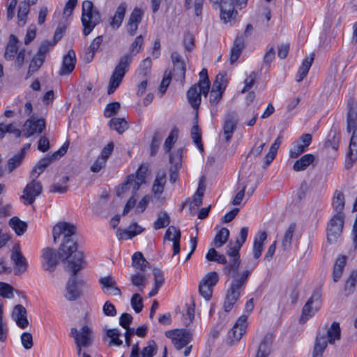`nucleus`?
Returning a JSON list of instances; mask_svg holds the SVG:
<instances>
[{
    "label": "nucleus",
    "mask_w": 357,
    "mask_h": 357,
    "mask_svg": "<svg viewBox=\"0 0 357 357\" xmlns=\"http://www.w3.org/2000/svg\"><path fill=\"white\" fill-rule=\"evenodd\" d=\"M257 265V261L253 262L250 270H245L241 274L238 275L240 266L239 257H235L224 268V271L230 275L233 280L227 291L224 309L225 312H229L233 308L234 304L239 298L241 294L243 292L245 284L252 269Z\"/></svg>",
    "instance_id": "obj_1"
},
{
    "label": "nucleus",
    "mask_w": 357,
    "mask_h": 357,
    "mask_svg": "<svg viewBox=\"0 0 357 357\" xmlns=\"http://www.w3.org/2000/svg\"><path fill=\"white\" fill-rule=\"evenodd\" d=\"M143 43V36L139 35L137 36L130 46L129 52L125 54L120 58L119 61L115 66L109 79L107 89V93L109 95L113 93L120 85L126 73L128 71L129 66L132 61L133 56L140 52Z\"/></svg>",
    "instance_id": "obj_2"
},
{
    "label": "nucleus",
    "mask_w": 357,
    "mask_h": 357,
    "mask_svg": "<svg viewBox=\"0 0 357 357\" xmlns=\"http://www.w3.org/2000/svg\"><path fill=\"white\" fill-rule=\"evenodd\" d=\"M84 255L82 252L75 253L71 259L67 261V270L71 275L66 282L65 298L74 301L81 296V287L84 285V280L78 278L77 273L83 268Z\"/></svg>",
    "instance_id": "obj_3"
},
{
    "label": "nucleus",
    "mask_w": 357,
    "mask_h": 357,
    "mask_svg": "<svg viewBox=\"0 0 357 357\" xmlns=\"http://www.w3.org/2000/svg\"><path fill=\"white\" fill-rule=\"evenodd\" d=\"M76 231V227L66 222H59L53 227L52 235L54 243L61 236H63V242L59 249L61 258L70 259L75 253L80 252L77 250L76 242L72 238Z\"/></svg>",
    "instance_id": "obj_4"
},
{
    "label": "nucleus",
    "mask_w": 357,
    "mask_h": 357,
    "mask_svg": "<svg viewBox=\"0 0 357 357\" xmlns=\"http://www.w3.org/2000/svg\"><path fill=\"white\" fill-rule=\"evenodd\" d=\"M354 99L347 102V131L352 132L345 167L349 169L357 160V113L354 108Z\"/></svg>",
    "instance_id": "obj_5"
},
{
    "label": "nucleus",
    "mask_w": 357,
    "mask_h": 357,
    "mask_svg": "<svg viewBox=\"0 0 357 357\" xmlns=\"http://www.w3.org/2000/svg\"><path fill=\"white\" fill-rule=\"evenodd\" d=\"M340 327L337 322H333L325 334V329L319 328L313 351V357H321L328 342L333 344L340 338Z\"/></svg>",
    "instance_id": "obj_6"
},
{
    "label": "nucleus",
    "mask_w": 357,
    "mask_h": 357,
    "mask_svg": "<svg viewBox=\"0 0 357 357\" xmlns=\"http://www.w3.org/2000/svg\"><path fill=\"white\" fill-rule=\"evenodd\" d=\"M82 24L84 26L83 33L89 35L101 21V17L98 11L93 9V4L90 1H84L82 3Z\"/></svg>",
    "instance_id": "obj_7"
},
{
    "label": "nucleus",
    "mask_w": 357,
    "mask_h": 357,
    "mask_svg": "<svg viewBox=\"0 0 357 357\" xmlns=\"http://www.w3.org/2000/svg\"><path fill=\"white\" fill-rule=\"evenodd\" d=\"M70 335L74 337L79 356L81 355L82 347H89L93 341L92 331L87 326H83L79 331L76 328H72L70 329Z\"/></svg>",
    "instance_id": "obj_8"
},
{
    "label": "nucleus",
    "mask_w": 357,
    "mask_h": 357,
    "mask_svg": "<svg viewBox=\"0 0 357 357\" xmlns=\"http://www.w3.org/2000/svg\"><path fill=\"white\" fill-rule=\"evenodd\" d=\"M68 146L69 143L65 142L63 146L58 151H55L52 155H46L44 158L40 159L33 169L31 173V177H35L36 176H38V177L39 175L43 172L45 169L48 167L53 161L57 160L66 153L68 149Z\"/></svg>",
    "instance_id": "obj_9"
},
{
    "label": "nucleus",
    "mask_w": 357,
    "mask_h": 357,
    "mask_svg": "<svg viewBox=\"0 0 357 357\" xmlns=\"http://www.w3.org/2000/svg\"><path fill=\"white\" fill-rule=\"evenodd\" d=\"M321 291L316 289L303 307L301 321L305 322L314 315L321 307Z\"/></svg>",
    "instance_id": "obj_10"
},
{
    "label": "nucleus",
    "mask_w": 357,
    "mask_h": 357,
    "mask_svg": "<svg viewBox=\"0 0 357 357\" xmlns=\"http://www.w3.org/2000/svg\"><path fill=\"white\" fill-rule=\"evenodd\" d=\"M166 336L172 340L176 350H181L191 342L192 334L189 330L175 329L166 333Z\"/></svg>",
    "instance_id": "obj_11"
},
{
    "label": "nucleus",
    "mask_w": 357,
    "mask_h": 357,
    "mask_svg": "<svg viewBox=\"0 0 357 357\" xmlns=\"http://www.w3.org/2000/svg\"><path fill=\"white\" fill-rule=\"evenodd\" d=\"M344 215L335 214L327 227V240L330 243L336 242L340 236L344 225Z\"/></svg>",
    "instance_id": "obj_12"
},
{
    "label": "nucleus",
    "mask_w": 357,
    "mask_h": 357,
    "mask_svg": "<svg viewBox=\"0 0 357 357\" xmlns=\"http://www.w3.org/2000/svg\"><path fill=\"white\" fill-rule=\"evenodd\" d=\"M31 178L32 181L26 184L24 188L23 195L20 197L21 199L24 200V204L27 205L32 204L43 191L42 184L36 181L38 176Z\"/></svg>",
    "instance_id": "obj_13"
},
{
    "label": "nucleus",
    "mask_w": 357,
    "mask_h": 357,
    "mask_svg": "<svg viewBox=\"0 0 357 357\" xmlns=\"http://www.w3.org/2000/svg\"><path fill=\"white\" fill-rule=\"evenodd\" d=\"M219 280L218 275L213 271L207 273L202 280L199 285V291L200 294L207 301H208L213 292V287Z\"/></svg>",
    "instance_id": "obj_14"
},
{
    "label": "nucleus",
    "mask_w": 357,
    "mask_h": 357,
    "mask_svg": "<svg viewBox=\"0 0 357 357\" xmlns=\"http://www.w3.org/2000/svg\"><path fill=\"white\" fill-rule=\"evenodd\" d=\"M45 119H36L32 116L24 124V132L23 135L27 138L35 134L40 135L45 130Z\"/></svg>",
    "instance_id": "obj_15"
},
{
    "label": "nucleus",
    "mask_w": 357,
    "mask_h": 357,
    "mask_svg": "<svg viewBox=\"0 0 357 357\" xmlns=\"http://www.w3.org/2000/svg\"><path fill=\"white\" fill-rule=\"evenodd\" d=\"M312 142V135L306 133L302 135L300 138L292 144V147L289 150V157L297 158L303 153Z\"/></svg>",
    "instance_id": "obj_16"
},
{
    "label": "nucleus",
    "mask_w": 357,
    "mask_h": 357,
    "mask_svg": "<svg viewBox=\"0 0 357 357\" xmlns=\"http://www.w3.org/2000/svg\"><path fill=\"white\" fill-rule=\"evenodd\" d=\"M210 2L214 8H220V18L225 23L234 18L237 14V12L234 10L233 4L227 3L225 0H210Z\"/></svg>",
    "instance_id": "obj_17"
},
{
    "label": "nucleus",
    "mask_w": 357,
    "mask_h": 357,
    "mask_svg": "<svg viewBox=\"0 0 357 357\" xmlns=\"http://www.w3.org/2000/svg\"><path fill=\"white\" fill-rule=\"evenodd\" d=\"M247 315H241L233 328L228 332V337L231 343L238 342L245 333L247 328Z\"/></svg>",
    "instance_id": "obj_18"
},
{
    "label": "nucleus",
    "mask_w": 357,
    "mask_h": 357,
    "mask_svg": "<svg viewBox=\"0 0 357 357\" xmlns=\"http://www.w3.org/2000/svg\"><path fill=\"white\" fill-rule=\"evenodd\" d=\"M42 265L45 271L52 272L58 264L57 254L55 250L45 248L42 251Z\"/></svg>",
    "instance_id": "obj_19"
},
{
    "label": "nucleus",
    "mask_w": 357,
    "mask_h": 357,
    "mask_svg": "<svg viewBox=\"0 0 357 357\" xmlns=\"http://www.w3.org/2000/svg\"><path fill=\"white\" fill-rule=\"evenodd\" d=\"M143 15L142 10L139 8H135L132 11L126 24V30L130 36H134L137 33L139 24L142 20Z\"/></svg>",
    "instance_id": "obj_20"
},
{
    "label": "nucleus",
    "mask_w": 357,
    "mask_h": 357,
    "mask_svg": "<svg viewBox=\"0 0 357 357\" xmlns=\"http://www.w3.org/2000/svg\"><path fill=\"white\" fill-rule=\"evenodd\" d=\"M180 239H181V231L176 229L174 226H170L167 229L164 240H167L173 242V255H176L180 252Z\"/></svg>",
    "instance_id": "obj_21"
},
{
    "label": "nucleus",
    "mask_w": 357,
    "mask_h": 357,
    "mask_svg": "<svg viewBox=\"0 0 357 357\" xmlns=\"http://www.w3.org/2000/svg\"><path fill=\"white\" fill-rule=\"evenodd\" d=\"M203 90L198 84H193L187 91L186 96L191 107L197 109L201 104Z\"/></svg>",
    "instance_id": "obj_22"
},
{
    "label": "nucleus",
    "mask_w": 357,
    "mask_h": 357,
    "mask_svg": "<svg viewBox=\"0 0 357 357\" xmlns=\"http://www.w3.org/2000/svg\"><path fill=\"white\" fill-rule=\"evenodd\" d=\"M12 317L18 327L25 328L28 326L29 321L26 317V310L23 305H17L14 307Z\"/></svg>",
    "instance_id": "obj_23"
},
{
    "label": "nucleus",
    "mask_w": 357,
    "mask_h": 357,
    "mask_svg": "<svg viewBox=\"0 0 357 357\" xmlns=\"http://www.w3.org/2000/svg\"><path fill=\"white\" fill-rule=\"evenodd\" d=\"M76 56L74 50H70L63 58L62 66L59 71L60 75H69L75 68Z\"/></svg>",
    "instance_id": "obj_24"
},
{
    "label": "nucleus",
    "mask_w": 357,
    "mask_h": 357,
    "mask_svg": "<svg viewBox=\"0 0 357 357\" xmlns=\"http://www.w3.org/2000/svg\"><path fill=\"white\" fill-rule=\"evenodd\" d=\"M237 123L238 119L236 114H229L227 115L223 125L224 135L227 142L231 140L236 128Z\"/></svg>",
    "instance_id": "obj_25"
},
{
    "label": "nucleus",
    "mask_w": 357,
    "mask_h": 357,
    "mask_svg": "<svg viewBox=\"0 0 357 357\" xmlns=\"http://www.w3.org/2000/svg\"><path fill=\"white\" fill-rule=\"evenodd\" d=\"M166 183V174L164 171H160L157 173L155 178L152 186V192L154 197L157 199L160 198Z\"/></svg>",
    "instance_id": "obj_26"
},
{
    "label": "nucleus",
    "mask_w": 357,
    "mask_h": 357,
    "mask_svg": "<svg viewBox=\"0 0 357 357\" xmlns=\"http://www.w3.org/2000/svg\"><path fill=\"white\" fill-rule=\"evenodd\" d=\"M142 184L139 183V181L135 177L134 174H130L127 176L126 182L118 189L117 195L121 196L129 190H131L132 194H135Z\"/></svg>",
    "instance_id": "obj_27"
},
{
    "label": "nucleus",
    "mask_w": 357,
    "mask_h": 357,
    "mask_svg": "<svg viewBox=\"0 0 357 357\" xmlns=\"http://www.w3.org/2000/svg\"><path fill=\"white\" fill-rule=\"evenodd\" d=\"M18 43L19 40L17 36L14 34H10L3 55L6 60L13 61L15 59L19 50Z\"/></svg>",
    "instance_id": "obj_28"
},
{
    "label": "nucleus",
    "mask_w": 357,
    "mask_h": 357,
    "mask_svg": "<svg viewBox=\"0 0 357 357\" xmlns=\"http://www.w3.org/2000/svg\"><path fill=\"white\" fill-rule=\"evenodd\" d=\"M273 339V334H266L259 346L255 357H268L271 352Z\"/></svg>",
    "instance_id": "obj_29"
},
{
    "label": "nucleus",
    "mask_w": 357,
    "mask_h": 357,
    "mask_svg": "<svg viewBox=\"0 0 357 357\" xmlns=\"http://www.w3.org/2000/svg\"><path fill=\"white\" fill-rule=\"evenodd\" d=\"M10 258L15 266V274H21L27 270L28 264L26 259L20 250L13 251Z\"/></svg>",
    "instance_id": "obj_30"
},
{
    "label": "nucleus",
    "mask_w": 357,
    "mask_h": 357,
    "mask_svg": "<svg viewBox=\"0 0 357 357\" xmlns=\"http://www.w3.org/2000/svg\"><path fill=\"white\" fill-rule=\"evenodd\" d=\"M142 228L137 223L131 224L127 229H118L116 236L119 239H131L142 231Z\"/></svg>",
    "instance_id": "obj_31"
},
{
    "label": "nucleus",
    "mask_w": 357,
    "mask_h": 357,
    "mask_svg": "<svg viewBox=\"0 0 357 357\" xmlns=\"http://www.w3.org/2000/svg\"><path fill=\"white\" fill-rule=\"evenodd\" d=\"M127 9V3H121L116 8L114 15L112 17L109 22L112 28L118 29L124 19L126 11Z\"/></svg>",
    "instance_id": "obj_32"
},
{
    "label": "nucleus",
    "mask_w": 357,
    "mask_h": 357,
    "mask_svg": "<svg viewBox=\"0 0 357 357\" xmlns=\"http://www.w3.org/2000/svg\"><path fill=\"white\" fill-rule=\"evenodd\" d=\"M331 204L333 209L336 213L335 214L344 215L343 210L345 205V199L344 194L341 191L337 190L335 191Z\"/></svg>",
    "instance_id": "obj_33"
},
{
    "label": "nucleus",
    "mask_w": 357,
    "mask_h": 357,
    "mask_svg": "<svg viewBox=\"0 0 357 357\" xmlns=\"http://www.w3.org/2000/svg\"><path fill=\"white\" fill-rule=\"evenodd\" d=\"M267 238L266 231H259L254 241L253 245V256L255 259L260 257L264 250V242Z\"/></svg>",
    "instance_id": "obj_34"
},
{
    "label": "nucleus",
    "mask_w": 357,
    "mask_h": 357,
    "mask_svg": "<svg viewBox=\"0 0 357 357\" xmlns=\"http://www.w3.org/2000/svg\"><path fill=\"white\" fill-rule=\"evenodd\" d=\"M244 38L243 36H237L234 41V46L231 50L230 54V63L231 64L234 63L239 58L242 50L244 48Z\"/></svg>",
    "instance_id": "obj_35"
},
{
    "label": "nucleus",
    "mask_w": 357,
    "mask_h": 357,
    "mask_svg": "<svg viewBox=\"0 0 357 357\" xmlns=\"http://www.w3.org/2000/svg\"><path fill=\"white\" fill-rule=\"evenodd\" d=\"M314 159L313 154H305L294 162L293 169L295 172L304 171L314 162Z\"/></svg>",
    "instance_id": "obj_36"
},
{
    "label": "nucleus",
    "mask_w": 357,
    "mask_h": 357,
    "mask_svg": "<svg viewBox=\"0 0 357 357\" xmlns=\"http://www.w3.org/2000/svg\"><path fill=\"white\" fill-rule=\"evenodd\" d=\"M132 265L136 271L145 272L146 268H149V263L144 257L142 252H137L132 255Z\"/></svg>",
    "instance_id": "obj_37"
},
{
    "label": "nucleus",
    "mask_w": 357,
    "mask_h": 357,
    "mask_svg": "<svg viewBox=\"0 0 357 357\" xmlns=\"http://www.w3.org/2000/svg\"><path fill=\"white\" fill-rule=\"evenodd\" d=\"M314 61V54H312L310 57H307L303 60L301 66H300L297 75L296 76V80L298 82H301L307 75L308 71Z\"/></svg>",
    "instance_id": "obj_38"
},
{
    "label": "nucleus",
    "mask_w": 357,
    "mask_h": 357,
    "mask_svg": "<svg viewBox=\"0 0 357 357\" xmlns=\"http://www.w3.org/2000/svg\"><path fill=\"white\" fill-rule=\"evenodd\" d=\"M9 225L18 236L22 235L27 229L26 223L16 216L10 219Z\"/></svg>",
    "instance_id": "obj_39"
},
{
    "label": "nucleus",
    "mask_w": 357,
    "mask_h": 357,
    "mask_svg": "<svg viewBox=\"0 0 357 357\" xmlns=\"http://www.w3.org/2000/svg\"><path fill=\"white\" fill-rule=\"evenodd\" d=\"M346 264V258L344 256L338 257L335 261L333 271V278L334 282H337L343 273V270Z\"/></svg>",
    "instance_id": "obj_40"
},
{
    "label": "nucleus",
    "mask_w": 357,
    "mask_h": 357,
    "mask_svg": "<svg viewBox=\"0 0 357 357\" xmlns=\"http://www.w3.org/2000/svg\"><path fill=\"white\" fill-rule=\"evenodd\" d=\"M195 84H198L203 90V95L206 96L210 89V81L206 69H202L199 73V80Z\"/></svg>",
    "instance_id": "obj_41"
},
{
    "label": "nucleus",
    "mask_w": 357,
    "mask_h": 357,
    "mask_svg": "<svg viewBox=\"0 0 357 357\" xmlns=\"http://www.w3.org/2000/svg\"><path fill=\"white\" fill-rule=\"evenodd\" d=\"M109 124L112 129L119 134H122L128 128V123L123 118H113L109 121Z\"/></svg>",
    "instance_id": "obj_42"
},
{
    "label": "nucleus",
    "mask_w": 357,
    "mask_h": 357,
    "mask_svg": "<svg viewBox=\"0 0 357 357\" xmlns=\"http://www.w3.org/2000/svg\"><path fill=\"white\" fill-rule=\"evenodd\" d=\"M229 231L225 227H222L215 236L213 243L216 248L222 247L228 240Z\"/></svg>",
    "instance_id": "obj_43"
},
{
    "label": "nucleus",
    "mask_w": 357,
    "mask_h": 357,
    "mask_svg": "<svg viewBox=\"0 0 357 357\" xmlns=\"http://www.w3.org/2000/svg\"><path fill=\"white\" fill-rule=\"evenodd\" d=\"M191 138L195 144L197 146L201 152L204 151V146L202 142V131L197 123L194 125L191 129Z\"/></svg>",
    "instance_id": "obj_44"
},
{
    "label": "nucleus",
    "mask_w": 357,
    "mask_h": 357,
    "mask_svg": "<svg viewBox=\"0 0 357 357\" xmlns=\"http://www.w3.org/2000/svg\"><path fill=\"white\" fill-rule=\"evenodd\" d=\"M174 76L176 81H180L183 84L185 77V65L184 62L174 64Z\"/></svg>",
    "instance_id": "obj_45"
},
{
    "label": "nucleus",
    "mask_w": 357,
    "mask_h": 357,
    "mask_svg": "<svg viewBox=\"0 0 357 357\" xmlns=\"http://www.w3.org/2000/svg\"><path fill=\"white\" fill-rule=\"evenodd\" d=\"M45 59L38 55L37 54H34L32 57V59L30 62L28 75H32L39 70V68L42 66L45 61Z\"/></svg>",
    "instance_id": "obj_46"
},
{
    "label": "nucleus",
    "mask_w": 357,
    "mask_h": 357,
    "mask_svg": "<svg viewBox=\"0 0 357 357\" xmlns=\"http://www.w3.org/2000/svg\"><path fill=\"white\" fill-rule=\"evenodd\" d=\"M146 278L144 272L136 271V273L131 276V281L132 284L137 287L139 290L142 291L145 287Z\"/></svg>",
    "instance_id": "obj_47"
},
{
    "label": "nucleus",
    "mask_w": 357,
    "mask_h": 357,
    "mask_svg": "<svg viewBox=\"0 0 357 357\" xmlns=\"http://www.w3.org/2000/svg\"><path fill=\"white\" fill-rule=\"evenodd\" d=\"M356 282L357 271H353L350 273V275L344 285V291L346 292L347 296L351 294L354 291Z\"/></svg>",
    "instance_id": "obj_48"
},
{
    "label": "nucleus",
    "mask_w": 357,
    "mask_h": 357,
    "mask_svg": "<svg viewBox=\"0 0 357 357\" xmlns=\"http://www.w3.org/2000/svg\"><path fill=\"white\" fill-rule=\"evenodd\" d=\"M296 224L291 223L286 230L282 241V245L284 249H287L291 245L293 234L296 230Z\"/></svg>",
    "instance_id": "obj_49"
},
{
    "label": "nucleus",
    "mask_w": 357,
    "mask_h": 357,
    "mask_svg": "<svg viewBox=\"0 0 357 357\" xmlns=\"http://www.w3.org/2000/svg\"><path fill=\"white\" fill-rule=\"evenodd\" d=\"M157 344L153 340L148 341L147 346L141 352L142 357H153L157 352Z\"/></svg>",
    "instance_id": "obj_50"
},
{
    "label": "nucleus",
    "mask_w": 357,
    "mask_h": 357,
    "mask_svg": "<svg viewBox=\"0 0 357 357\" xmlns=\"http://www.w3.org/2000/svg\"><path fill=\"white\" fill-rule=\"evenodd\" d=\"M29 11L30 8L27 6L20 5L17 12V24L19 26H22L26 24Z\"/></svg>",
    "instance_id": "obj_51"
},
{
    "label": "nucleus",
    "mask_w": 357,
    "mask_h": 357,
    "mask_svg": "<svg viewBox=\"0 0 357 357\" xmlns=\"http://www.w3.org/2000/svg\"><path fill=\"white\" fill-rule=\"evenodd\" d=\"M56 43V40L53 42L45 40L42 42L36 54L45 59L46 55L49 53L50 50L55 45Z\"/></svg>",
    "instance_id": "obj_52"
},
{
    "label": "nucleus",
    "mask_w": 357,
    "mask_h": 357,
    "mask_svg": "<svg viewBox=\"0 0 357 357\" xmlns=\"http://www.w3.org/2000/svg\"><path fill=\"white\" fill-rule=\"evenodd\" d=\"M24 158L22 154H16L13 157L10 158L7 162V169L8 173H11L15 168L19 167Z\"/></svg>",
    "instance_id": "obj_53"
},
{
    "label": "nucleus",
    "mask_w": 357,
    "mask_h": 357,
    "mask_svg": "<svg viewBox=\"0 0 357 357\" xmlns=\"http://www.w3.org/2000/svg\"><path fill=\"white\" fill-rule=\"evenodd\" d=\"M181 154L182 149H178L174 153H171L169 155V162L171 163V167L178 170L181 165Z\"/></svg>",
    "instance_id": "obj_54"
},
{
    "label": "nucleus",
    "mask_w": 357,
    "mask_h": 357,
    "mask_svg": "<svg viewBox=\"0 0 357 357\" xmlns=\"http://www.w3.org/2000/svg\"><path fill=\"white\" fill-rule=\"evenodd\" d=\"M170 222V219L166 212L161 213L157 220L155 221L153 227L155 229H159L167 226Z\"/></svg>",
    "instance_id": "obj_55"
},
{
    "label": "nucleus",
    "mask_w": 357,
    "mask_h": 357,
    "mask_svg": "<svg viewBox=\"0 0 357 357\" xmlns=\"http://www.w3.org/2000/svg\"><path fill=\"white\" fill-rule=\"evenodd\" d=\"M178 131L177 129H173L169 133L167 138L165 139L164 144V149L166 152H169L173 144L176 142L178 138Z\"/></svg>",
    "instance_id": "obj_56"
},
{
    "label": "nucleus",
    "mask_w": 357,
    "mask_h": 357,
    "mask_svg": "<svg viewBox=\"0 0 357 357\" xmlns=\"http://www.w3.org/2000/svg\"><path fill=\"white\" fill-rule=\"evenodd\" d=\"M106 335L111 339L109 344L120 346L122 344V341L119 339L120 333L117 329H108L106 332Z\"/></svg>",
    "instance_id": "obj_57"
},
{
    "label": "nucleus",
    "mask_w": 357,
    "mask_h": 357,
    "mask_svg": "<svg viewBox=\"0 0 357 357\" xmlns=\"http://www.w3.org/2000/svg\"><path fill=\"white\" fill-rule=\"evenodd\" d=\"M121 105L119 102H113L109 103L104 111V115L107 118L112 117L115 115L118 110L120 109Z\"/></svg>",
    "instance_id": "obj_58"
},
{
    "label": "nucleus",
    "mask_w": 357,
    "mask_h": 357,
    "mask_svg": "<svg viewBox=\"0 0 357 357\" xmlns=\"http://www.w3.org/2000/svg\"><path fill=\"white\" fill-rule=\"evenodd\" d=\"M131 306L137 312H140L143 309L142 298L139 294H134L130 301Z\"/></svg>",
    "instance_id": "obj_59"
},
{
    "label": "nucleus",
    "mask_w": 357,
    "mask_h": 357,
    "mask_svg": "<svg viewBox=\"0 0 357 357\" xmlns=\"http://www.w3.org/2000/svg\"><path fill=\"white\" fill-rule=\"evenodd\" d=\"M280 146L277 144L275 142H274L270 149L268 153L265 155L264 158V162L266 165H269L271 162L274 160V158L276 156L277 151L279 149Z\"/></svg>",
    "instance_id": "obj_60"
},
{
    "label": "nucleus",
    "mask_w": 357,
    "mask_h": 357,
    "mask_svg": "<svg viewBox=\"0 0 357 357\" xmlns=\"http://www.w3.org/2000/svg\"><path fill=\"white\" fill-rule=\"evenodd\" d=\"M226 74L224 73H220L216 75L215 80L213 84V88L225 91L226 88Z\"/></svg>",
    "instance_id": "obj_61"
},
{
    "label": "nucleus",
    "mask_w": 357,
    "mask_h": 357,
    "mask_svg": "<svg viewBox=\"0 0 357 357\" xmlns=\"http://www.w3.org/2000/svg\"><path fill=\"white\" fill-rule=\"evenodd\" d=\"M238 186L241 187V190L236 194L234 199L232 201L233 205H239L243 200L245 196V191L247 187V183L245 182H241L240 179L238 180Z\"/></svg>",
    "instance_id": "obj_62"
},
{
    "label": "nucleus",
    "mask_w": 357,
    "mask_h": 357,
    "mask_svg": "<svg viewBox=\"0 0 357 357\" xmlns=\"http://www.w3.org/2000/svg\"><path fill=\"white\" fill-rule=\"evenodd\" d=\"M223 91L222 90L212 87L209 96L210 103L214 105H217L222 98Z\"/></svg>",
    "instance_id": "obj_63"
},
{
    "label": "nucleus",
    "mask_w": 357,
    "mask_h": 357,
    "mask_svg": "<svg viewBox=\"0 0 357 357\" xmlns=\"http://www.w3.org/2000/svg\"><path fill=\"white\" fill-rule=\"evenodd\" d=\"M148 166L141 165L136 172L135 177L139 181V183H144L146 181Z\"/></svg>",
    "instance_id": "obj_64"
}]
</instances>
